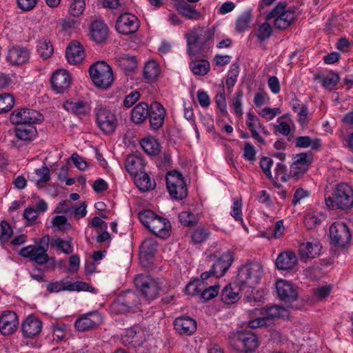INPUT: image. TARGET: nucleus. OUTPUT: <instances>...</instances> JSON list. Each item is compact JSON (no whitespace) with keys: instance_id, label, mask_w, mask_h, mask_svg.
<instances>
[{"instance_id":"obj_1","label":"nucleus","mask_w":353,"mask_h":353,"mask_svg":"<svg viewBox=\"0 0 353 353\" xmlns=\"http://www.w3.org/2000/svg\"><path fill=\"white\" fill-rule=\"evenodd\" d=\"M324 201L330 210L349 211L353 208V187L347 183H340L324 193Z\"/></svg>"},{"instance_id":"obj_2","label":"nucleus","mask_w":353,"mask_h":353,"mask_svg":"<svg viewBox=\"0 0 353 353\" xmlns=\"http://www.w3.org/2000/svg\"><path fill=\"white\" fill-rule=\"evenodd\" d=\"M214 37L212 28H194L187 36L188 54L192 57L208 51L213 46Z\"/></svg>"},{"instance_id":"obj_3","label":"nucleus","mask_w":353,"mask_h":353,"mask_svg":"<svg viewBox=\"0 0 353 353\" xmlns=\"http://www.w3.org/2000/svg\"><path fill=\"white\" fill-rule=\"evenodd\" d=\"M289 310L287 308L278 305H273L267 308H255L249 312L250 320L248 325L250 328H259L269 325L275 319L288 318Z\"/></svg>"},{"instance_id":"obj_4","label":"nucleus","mask_w":353,"mask_h":353,"mask_svg":"<svg viewBox=\"0 0 353 353\" xmlns=\"http://www.w3.org/2000/svg\"><path fill=\"white\" fill-rule=\"evenodd\" d=\"M295 11L285 3L279 2L266 15L268 21H272L277 29H286L296 19Z\"/></svg>"},{"instance_id":"obj_5","label":"nucleus","mask_w":353,"mask_h":353,"mask_svg":"<svg viewBox=\"0 0 353 353\" xmlns=\"http://www.w3.org/2000/svg\"><path fill=\"white\" fill-rule=\"evenodd\" d=\"M90 78L94 84L101 88H109L113 80V72L111 67L105 61H97L89 68Z\"/></svg>"},{"instance_id":"obj_6","label":"nucleus","mask_w":353,"mask_h":353,"mask_svg":"<svg viewBox=\"0 0 353 353\" xmlns=\"http://www.w3.org/2000/svg\"><path fill=\"white\" fill-rule=\"evenodd\" d=\"M96 122L99 129L105 134L113 133L118 124L116 114L107 107L98 105L94 110Z\"/></svg>"},{"instance_id":"obj_7","label":"nucleus","mask_w":353,"mask_h":353,"mask_svg":"<svg viewBox=\"0 0 353 353\" xmlns=\"http://www.w3.org/2000/svg\"><path fill=\"white\" fill-rule=\"evenodd\" d=\"M166 185L170 194L174 199L182 200L188 195V189L183 175L176 171L170 172L166 176Z\"/></svg>"},{"instance_id":"obj_8","label":"nucleus","mask_w":353,"mask_h":353,"mask_svg":"<svg viewBox=\"0 0 353 353\" xmlns=\"http://www.w3.org/2000/svg\"><path fill=\"white\" fill-rule=\"evenodd\" d=\"M10 120L16 125H30L42 122L43 117L35 110L19 109L12 112Z\"/></svg>"},{"instance_id":"obj_9","label":"nucleus","mask_w":353,"mask_h":353,"mask_svg":"<svg viewBox=\"0 0 353 353\" xmlns=\"http://www.w3.org/2000/svg\"><path fill=\"white\" fill-rule=\"evenodd\" d=\"M134 283L143 296L151 300L157 296L161 288L159 283L149 275H137L134 279Z\"/></svg>"},{"instance_id":"obj_10","label":"nucleus","mask_w":353,"mask_h":353,"mask_svg":"<svg viewBox=\"0 0 353 353\" xmlns=\"http://www.w3.org/2000/svg\"><path fill=\"white\" fill-rule=\"evenodd\" d=\"M139 28V21L137 16L129 12L121 14L117 19L115 28L122 34L128 35L136 32Z\"/></svg>"},{"instance_id":"obj_11","label":"nucleus","mask_w":353,"mask_h":353,"mask_svg":"<svg viewBox=\"0 0 353 353\" xmlns=\"http://www.w3.org/2000/svg\"><path fill=\"white\" fill-rule=\"evenodd\" d=\"M330 236L332 241L338 246L347 245L351 239V234L347 225L342 221L332 224L330 228Z\"/></svg>"},{"instance_id":"obj_12","label":"nucleus","mask_w":353,"mask_h":353,"mask_svg":"<svg viewBox=\"0 0 353 353\" xmlns=\"http://www.w3.org/2000/svg\"><path fill=\"white\" fill-rule=\"evenodd\" d=\"M30 54V50L27 47L14 46L8 50L6 59L10 65L21 66L29 63Z\"/></svg>"},{"instance_id":"obj_13","label":"nucleus","mask_w":353,"mask_h":353,"mask_svg":"<svg viewBox=\"0 0 353 353\" xmlns=\"http://www.w3.org/2000/svg\"><path fill=\"white\" fill-rule=\"evenodd\" d=\"M141 305L140 298L134 292L128 291L119 296L115 305L121 312H136Z\"/></svg>"},{"instance_id":"obj_14","label":"nucleus","mask_w":353,"mask_h":353,"mask_svg":"<svg viewBox=\"0 0 353 353\" xmlns=\"http://www.w3.org/2000/svg\"><path fill=\"white\" fill-rule=\"evenodd\" d=\"M313 161V154L310 152L296 154L293 157V163L290 168V173L299 176L305 173Z\"/></svg>"},{"instance_id":"obj_15","label":"nucleus","mask_w":353,"mask_h":353,"mask_svg":"<svg viewBox=\"0 0 353 353\" xmlns=\"http://www.w3.org/2000/svg\"><path fill=\"white\" fill-rule=\"evenodd\" d=\"M263 270L258 263H249L244 265V286L253 288L259 283Z\"/></svg>"},{"instance_id":"obj_16","label":"nucleus","mask_w":353,"mask_h":353,"mask_svg":"<svg viewBox=\"0 0 353 353\" xmlns=\"http://www.w3.org/2000/svg\"><path fill=\"white\" fill-rule=\"evenodd\" d=\"M146 334L144 327L139 325H135L125 330V334L121 336L122 343L125 345L133 346L141 345L145 339Z\"/></svg>"},{"instance_id":"obj_17","label":"nucleus","mask_w":353,"mask_h":353,"mask_svg":"<svg viewBox=\"0 0 353 353\" xmlns=\"http://www.w3.org/2000/svg\"><path fill=\"white\" fill-rule=\"evenodd\" d=\"M176 332L180 335L190 336L196 331L197 324L196 321L188 316H181L174 321L173 323Z\"/></svg>"},{"instance_id":"obj_18","label":"nucleus","mask_w":353,"mask_h":353,"mask_svg":"<svg viewBox=\"0 0 353 353\" xmlns=\"http://www.w3.org/2000/svg\"><path fill=\"white\" fill-rule=\"evenodd\" d=\"M102 323V317L97 312L88 313L78 319L74 323L78 331L83 332L97 327Z\"/></svg>"},{"instance_id":"obj_19","label":"nucleus","mask_w":353,"mask_h":353,"mask_svg":"<svg viewBox=\"0 0 353 353\" xmlns=\"http://www.w3.org/2000/svg\"><path fill=\"white\" fill-rule=\"evenodd\" d=\"M52 89L57 93H63L71 84V77L65 70H56L51 77Z\"/></svg>"},{"instance_id":"obj_20","label":"nucleus","mask_w":353,"mask_h":353,"mask_svg":"<svg viewBox=\"0 0 353 353\" xmlns=\"http://www.w3.org/2000/svg\"><path fill=\"white\" fill-rule=\"evenodd\" d=\"M321 248V244L317 239L301 243L299 245L301 260L307 262L309 259L317 257L320 255Z\"/></svg>"},{"instance_id":"obj_21","label":"nucleus","mask_w":353,"mask_h":353,"mask_svg":"<svg viewBox=\"0 0 353 353\" xmlns=\"http://www.w3.org/2000/svg\"><path fill=\"white\" fill-rule=\"evenodd\" d=\"M276 289L278 296L286 303H291L297 298V292L292 284L286 280L280 279L276 283Z\"/></svg>"},{"instance_id":"obj_22","label":"nucleus","mask_w":353,"mask_h":353,"mask_svg":"<svg viewBox=\"0 0 353 353\" xmlns=\"http://www.w3.org/2000/svg\"><path fill=\"white\" fill-rule=\"evenodd\" d=\"M42 327V322L39 318L29 315L22 323L21 331L25 338H32L41 332Z\"/></svg>"},{"instance_id":"obj_23","label":"nucleus","mask_w":353,"mask_h":353,"mask_svg":"<svg viewBox=\"0 0 353 353\" xmlns=\"http://www.w3.org/2000/svg\"><path fill=\"white\" fill-rule=\"evenodd\" d=\"M18 318L14 312H4L0 316V332L3 335H10L17 331Z\"/></svg>"},{"instance_id":"obj_24","label":"nucleus","mask_w":353,"mask_h":353,"mask_svg":"<svg viewBox=\"0 0 353 353\" xmlns=\"http://www.w3.org/2000/svg\"><path fill=\"white\" fill-rule=\"evenodd\" d=\"M165 114V109L161 103L154 102L151 104L148 117H149L150 126L153 130H158L163 125Z\"/></svg>"},{"instance_id":"obj_25","label":"nucleus","mask_w":353,"mask_h":353,"mask_svg":"<svg viewBox=\"0 0 353 353\" xmlns=\"http://www.w3.org/2000/svg\"><path fill=\"white\" fill-rule=\"evenodd\" d=\"M246 125L251 132L252 137L261 143H265L264 139L260 135L261 132L265 133V128L261 124L258 117L250 111L247 115Z\"/></svg>"},{"instance_id":"obj_26","label":"nucleus","mask_w":353,"mask_h":353,"mask_svg":"<svg viewBox=\"0 0 353 353\" xmlns=\"http://www.w3.org/2000/svg\"><path fill=\"white\" fill-rule=\"evenodd\" d=\"M65 55L69 63L76 65L81 63L85 57L83 46L77 41H71L66 48Z\"/></svg>"},{"instance_id":"obj_27","label":"nucleus","mask_w":353,"mask_h":353,"mask_svg":"<svg viewBox=\"0 0 353 353\" xmlns=\"http://www.w3.org/2000/svg\"><path fill=\"white\" fill-rule=\"evenodd\" d=\"M233 261V256L231 252L223 253L212 265V272L217 277L223 276L230 267Z\"/></svg>"},{"instance_id":"obj_28","label":"nucleus","mask_w":353,"mask_h":353,"mask_svg":"<svg viewBox=\"0 0 353 353\" xmlns=\"http://www.w3.org/2000/svg\"><path fill=\"white\" fill-rule=\"evenodd\" d=\"M170 223L167 219L159 216L152 223L148 230L155 236L165 239L170 235Z\"/></svg>"},{"instance_id":"obj_29","label":"nucleus","mask_w":353,"mask_h":353,"mask_svg":"<svg viewBox=\"0 0 353 353\" xmlns=\"http://www.w3.org/2000/svg\"><path fill=\"white\" fill-rule=\"evenodd\" d=\"M296 254L291 251H285L279 254L276 259V266L282 270H292L297 263Z\"/></svg>"},{"instance_id":"obj_30","label":"nucleus","mask_w":353,"mask_h":353,"mask_svg":"<svg viewBox=\"0 0 353 353\" xmlns=\"http://www.w3.org/2000/svg\"><path fill=\"white\" fill-rule=\"evenodd\" d=\"M108 28L101 20H96L90 26V37L96 43H101L108 38Z\"/></svg>"},{"instance_id":"obj_31","label":"nucleus","mask_w":353,"mask_h":353,"mask_svg":"<svg viewBox=\"0 0 353 353\" xmlns=\"http://www.w3.org/2000/svg\"><path fill=\"white\" fill-rule=\"evenodd\" d=\"M63 108L79 117H85L90 111V107L88 103L82 101H67L63 104Z\"/></svg>"},{"instance_id":"obj_32","label":"nucleus","mask_w":353,"mask_h":353,"mask_svg":"<svg viewBox=\"0 0 353 353\" xmlns=\"http://www.w3.org/2000/svg\"><path fill=\"white\" fill-rule=\"evenodd\" d=\"M240 288L236 283L226 285L221 292V297L223 303L232 304L240 299Z\"/></svg>"},{"instance_id":"obj_33","label":"nucleus","mask_w":353,"mask_h":353,"mask_svg":"<svg viewBox=\"0 0 353 353\" xmlns=\"http://www.w3.org/2000/svg\"><path fill=\"white\" fill-rule=\"evenodd\" d=\"M15 134L19 139L30 142L36 138L37 131L34 124L21 125L17 126Z\"/></svg>"},{"instance_id":"obj_34","label":"nucleus","mask_w":353,"mask_h":353,"mask_svg":"<svg viewBox=\"0 0 353 353\" xmlns=\"http://www.w3.org/2000/svg\"><path fill=\"white\" fill-rule=\"evenodd\" d=\"M149 112L148 103L141 102L131 110V120L136 124H141L147 119Z\"/></svg>"},{"instance_id":"obj_35","label":"nucleus","mask_w":353,"mask_h":353,"mask_svg":"<svg viewBox=\"0 0 353 353\" xmlns=\"http://www.w3.org/2000/svg\"><path fill=\"white\" fill-rule=\"evenodd\" d=\"M125 169L132 176H137L144 170V164L141 158L135 156H129L125 161Z\"/></svg>"},{"instance_id":"obj_36","label":"nucleus","mask_w":353,"mask_h":353,"mask_svg":"<svg viewBox=\"0 0 353 353\" xmlns=\"http://www.w3.org/2000/svg\"><path fill=\"white\" fill-rule=\"evenodd\" d=\"M228 343L230 347L237 352L243 349V330L241 327L232 330L228 334Z\"/></svg>"},{"instance_id":"obj_37","label":"nucleus","mask_w":353,"mask_h":353,"mask_svg":"<svg viewBox=\"0 0 353 353\" xmlns=\"http://www.w3.org/2000/svg\"><path fill=\"white\" fill-rule=\"evenodd\" d=\"M295 146L299 148H311L313 150H318L321 147V140L319 138L312 139L309 136H300L295 139Z\"/></svg>"},{"instance_id":"obj_38","label":"nucleus","mask_w":353,"mask_h":353,"mask_svg":"<svg viewBox=\"0 0 353 353\" xmlns=\"http://www.w3.org/2000/svg\"><path fill=\"white\" fill-rule=\"evenodd\" d=\"M160 68L156 61H148L144 66L143 77L147 81H155L160 74Z\"/></svg>"},{"instance_id":"obj_39","label":"nucleus","mask_w":353,"mask_h":353,"mask_svg":"<svg viewBox=\"0 0 353 353\" xmlns=\"http://www.w3.org/2000/svg\"><path fill=\"white\" fill-rule=\"evenodd\" d=\"M134 183L137 188L143 192L152 190L155 187V182L152 181L150 176L143 171L134 176Z\"/></svg>"},{"instance_id":"obj_40","label":"nucleus","mask_w":353,"mask_h":353,"mask_svg":"<svg viewBox=\"0 0 353 353\" xmlns=\"http://www.w3.org/2000/svg\"><path fill=\"white\" fill-rule=\"evenodd\" d=\"M117 65L124 71H133L137 65L136 57L128 54H122L117 59Z\"/></svg>"},{"instance_id":"obj_41","label":"nucleus","mask_w":353,"mask_h":353,"mask_svg":"<svg viewBox=\"0 0 353 353\" xmlns=\"http://www.w3.org/2000/svg\"><path fill=\"white\" fill-rule=\"evenodd\" d=\"M190 68L194 75L204 76L210 70V63L205 59L192 61L190 63Z\"/></svg>"},{"instance_id":"obj_42","label":"nucleus","mask_w":353,"mask_h":353,"mask_svg":"<svg viewBox=\"0 0 353 353\" xmlns=\"http://www.w3.org/2000/svg\"><path fill=\"white\" fill-rule=\"evenodd\" d=\"M143 150L150 155H157L160 151L159 144L153 137L144 138L141 141Z\"/></svg>"},{"instance_id":"obj_43","label":"nucleus","mask_w":353,"mask_h":353,"mask_svg":"<svg viewBox=\"0 0 353 353\" xmlns=\"http://www.w3.org/2000/svg\"><path fill=\"white\" fill-rule=\"evenodd\" d=\"M316 79L320 81L324 88L329 90L334 89L339 81V75L332 72L326 74L318 75Z\"/></svg>"},{"instance_id":"obj_44","label":"nucleus","mask_w":353,"mask_h":353,"mask_svg":"<svg viewBox=\"0 0 353 353\" xmlns=\"http://www.w3.org/2000/svg\"><path fill=\"white\" fill-rule=\"evenodd\" d=\"M37 52L41 58L43 60L50 58L53 52L54 48L50 41L41 39L37 42Z\"/></svg>"},{"instance_id":"obj_45","label":"nucleus","mask_w":353,"mask_h":353,"mask_svg":"<svg viewBox=\"0 0 353 353\" xmlns=\"http://www.w3.org/2000/svg\"><path fill=\"white\" fill-rule=\"evenodd\" d=\"M259 345V340L255 334L252 332H244V352L256 350Z\"/></svg>"},{"instance_id":"obj_46","label":"nucleus","mask_w":353,"mask_h":353,"mask_svg":"<svg viewBox=\"0 0 353 353\" xmlns=\"http://www.w3.org/2000/svg\"><path fill=\"white\" fill-rule=\"evenodd\" d=\"M210 236L208 229L203 227H198L191 234V241L194 244H201L205 242Z\"/></svg>"},{"instance_id":"obj_47","label":"nucleus","mask_w":353,"mask_h":353,"mask_svg":"<svg viewBox=\"0 0 353 353\" xmlns=\"http://www.w3.org/2000/svg\"><path fill=\"white\" fill-rule=\"evenodd\" d=\"M323 219L324 215L321 212H309L305 217L304 224L308 230H312L319 225Z\"/></svg>"},{"instance_id":"obj_48","label":"nucleus","mask_w":353,"mask_h":353,"mask_svg":"<svg viewBox=\"0 0 353 353\" xmlns=\"http://www.w3.org/2000/svg\"><path fill=\"white\" fill-rule=\"evenodd\" d=\"M177 10L184 17L190 19L198 20L201 17V13L187 3H182L178 6Z\"/></svg>"},{"instance_id":"obj_49","label":"nucleus","mask_w":353,"mask_h":353,"mask_svg":"<svg viewBox=\"0 0 353 353\" xmlns=\"http://www.w3.org/2000/svg\"><path fill=\"white\" fill-rule=\"evenodd\" d=\"M178 217L181 223L188 227L195 225L199 220L198 214H194L188 211L180 212Z\"/></svg>"},{"instance_id":"obj_50","label":"nucleus","mask_w":353,"mask_h":353,"mask_svg":"<svg viewBox=\"0 0 353 353\" xmlns=\"http://www.w3.org/2000/svg\"><path fill=\"white\" fill-rule=\"evenodd\" d=\"M50 245L51 246L61 250L66 254H70L73 251L71 239L66 240H63L61 238L53 239L50 242Z\"/></svg>"},{"instance_id":"obj_51","label":"nucleus","mask_w":353,"mask_h":353,"mask_svg":"<svg viewBox=\"0 0 353 353\" xmlns=\"http://www.w3.org/2000/svg\"><path fill=\"white\" fill-rule=\"evenodd\" d=\"M35 174L38 177L35 179L36 185L39 188L44 187L50 179V169L46 165L35 170Z\"/></svg>"},{"instance_id":"obj_52","label":"nucleus","mask_w":353,"mask_h":353,"mask_svg":"<svg viewBox=\"0 0 353 353\" xmlns=\"http://www.w3.org/2000/svg\"><path fill=\"white\" fill-rule=\"evenodd\" d=\"M14 104V97L9 93L0 94V113L10 111Z\"/></svg>"},{"instance_id":"obj_53","label":"nucleus","mask_w":353,"mask_h":353,"mask_svg":"<svg viewBox=\"0 0 353 353\" xmlns=\"http://www.w3.org/2000/svg\"><path fill=\"white\" fill-rule=\"evenodd\" d=\"M13 234L10 225L6 221L0 222V243L2 245L6 243Z\"/></svg>"},{"instance_id":"obj_54","label":"nucleus","mask_w":353,"mask_h":353,"mask_svg":"<svg viewBox=\"0 0 353 353\" xmlns=\"http://www.w3.org/2000/svg\"><path fill=\"white\" fill-rule=\"evenodd\" d=\"M159 216L157 215L153 211L150 210H143L139 214L140 221L148 229L150 227L152 223Z\"/></svg>"},{"instance_id":"obj_55","label":"nucleus","mask_w":353,"mask_h":353,"mask_svg":"<svg viewBox=\"0 0 353 353\" xmlns=\"http://www.w3.org/2000/svg\"><path fill=\"white\" fill-rule=\"evenodd\" d=\"M257 113L259 117L264 119L266 121H271L276 116L279 115L281 113V111L279 108H268L265 107L259 111Z\"/></svg>"},{"instance_id":"obj_56","label":"nucleus","mask_w":353,"mask_h":353,"mask_svg":"<svg viewBox=\"0 0 353 353\" xmlns=\"http://www.w3.org/2000/svg\"><path fill=\"white\" fill-rule=\"evenodd\" d=\"M46 252L47 251H46L44 249L35 247L32 257L30 260L39 265L44 264L49 260L48 255L46 254Z\"/></svg>"},{"instance_id":"obj_57","label":"nucleus","mask_w":353,"mask_h":353,"mask_svg":"<svg viewBox=\"0 0 353 353\" xmlns=\"http://www.w3.org/2000/svg\"><path fill=\"white\" fill-rule=\"evenodd\" d=\"M85 0H74L70 6L69 13L74 17H79L85 10Z\"/></svg>"},{"instance_id":"obj_58","label":"nucleus","mask_w":353,"mask_h":353,"mask_svg":"<svg viewBox=\"0 0 353 353\" xmlns=\"http://www.w3.org/2000/svg\"><path fill=\"white\" fill-rule=\"evenodd\" d=\"M215 102L222 116L227 114V104L225 97V90L222 88L215 97Z\"/></svg>"},{"instance_id":"obj_59","label":"nucleus","mask_w":353,"mask_h":353,"mask_svg":"<svg viewBox=\"0 0 353 353\" xmlns=\"http://www.w3.org/2000/svg\"><path fill=\"white\" fill-rule=\"evenodd\" d=\"M157 245H158L154 240L148 239L145 240L141 245V252L145 254H152L157 251Z\"/></svg>"},{"instance_id":"obj_60","label":"nucleus","mask_w":353,"mask_h":353,"mask_svg":"<svg viewBox=\"0 0 353 353\" xmlns=\"http://www.w3.org/2000/svg\"><path fill=\"white\" fill-rule=\"evenodd\" d=\"M297 114L299 117V123L303 128H305L310 120L307 107L305 105H301L297 110Z\"/></svg>"},{"instance_id":"obj_61","label":"nucleus","mask_w":353,"mask_h":353,"mask_svg":"<svg viewBox=\"0 0 353 353\" xmlns=\"http://www.w3.org/2000/svg\"><path fill=\"white\" fill-rule=\"evenodd\" d=\"M272 32V28L268 22L263 23L258 29L257 37L261 41L267 39Z\"/></svg>"},{"instance_id":"obj_62","label":"nucleus","mask_w":353,"mask_h":353,"mask_svg":"<svg viewBox=\"0 0 353 353\" xmlns=\"http://www.w3.org/2000/svg\"><path fill=\"white\" fill-rule=\"evenodd\" d=\"M332 288L331 285L319 286L314 289V295L317 299L322 300L330 295Z\"/></svg>"},{"instance_id":"obj_63","label":"nucleus","mask_w":353,"mask_h":353,"mask_svg":"<svg viewBox=\"0 0 353 353\" xmlns=\"http://www.w3.org/2000/svg\"><path fill=\"white\" fill-rule=\"evenodd\" d=\"M219 293V288L217 286H210L208 288L203 290L201 288V296L207 301L215 297Z\"/></svg>"},{"instance_id":"obj_64","label":"nucleus","mask_w":353,"mask_h":353,"mask_svg":"<svg viewBox=\"0 0 353 353\" xmlns=\"http://www.w3.org/2000/svg\"><path fill=\"white\" fill-rule=\"evenodd\" d=\"M203 286V282L196 281L189 283L185 288L186 293L190 295H196L200 294L201 292V288Z\"/></svg>"}]
</instances>
